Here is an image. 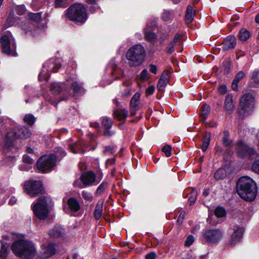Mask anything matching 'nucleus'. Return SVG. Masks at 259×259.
<instances>
[{"mask_svg": "<svg viewBox=\"0 0 259 259\" xmlns=\"http://www.w3.org/2000/svg\"><path fill=\"white\" fill-rule=\"evenodd\" d=\"M238 195L247 201L253 200L256 195L257 189L254 182L248 177L240 178L237 183Z\"/></svg>", "mask_w": 259, "mask_h": 259, "instance_id": "f257e3e1", "label": "nucleus"}, {"mask_svg": "<svg viewBox=\"0 0 259 259\" xmlns=\"http://www.w3.org/2000/svg\"><path fill=\"white\" fill-rule=\"evenodd\" d=\"M13 252L18 256L24 258H31L36 253L34 243L25 240L16 241L12 245Z\"/></svg>", "mask_w": 259, "mask_h": 259, "instance_id": "f03ea898", "label": "nucleus"}, {"mask_svg": "<svg viewBox=\"0 0 259 259\" xmlns=\"http://www.w3.org/2000/svg\"><path fill=\"white\" fill-rule=\"evenodd\" d=\"M53 206L51 198L43 196L37 199V201L32 207L34 215L40 220H46Z\"/></svg>", "mask_w": 259, "mask_h": 259, "instance_id": "7ed1b4c3", "label": "nucleus"}, {"mask_svg": "<svg viewBox=\"0 0 259 259\" xmlns=\"http://www.w3.org/2000/svg\"><path fill=\"white\" fill-rule=\"evenodd\" d=\"M146 57V51L140 44L132 47L126 53V58L131 66L137 67L144 62Z\"/></svg>", "mask_w": 259, "mask_h": 259, "instance_id": "20e7f679", "label": "nucleus"}, {"mask_svg": "<svg viewBox=\"0 0 259 259\" xmlns=\"http://www.w3.org/2000/svg\"><path fill=\"white\" fill-rule=\"evenodd\" d=\"M31 133L29 129L25 126L17 127L10 132L6 137V143L8 146H12L14 141L18 138H27L30 137Z\"/></svg>", "mask_w": 259, "mask_h": 259, "instance_id": "39448f33", "label": "nucleus"}, {"mask_svg": "<svg viewBox=\"0 0 259 259\" xmlns=\"http://www.w3.org/2000/svg\"><path fill=\"white\" fill-rule=\"evenodd\" d=\"M254 108V99L251 94H244L240 99L239 113L242 117L246 116L252 112Z\"/></svg>", "mask_w": 259, "mask_h": 259, "instance_id": "423d86ee", "label": "nucleus"}, {"mask_svg": "<svg viewBox=\"0 0 259 259\" xmlns=\"http://www.w3.org/2000/svg\"><path fill=\"white\" fill-rule=\"evenodd\" d=\"M55 164V158L53 154L44 155L38 160L37 167L42 172H48L53 169Z\"/></svg>", "mask_w": 259, "mask_h": 259, "instance_id": "0eeeda50", "label": "nucleus"}, {"mask_svg": "<svg viewBox=\"0 0 259 259\" xmlns=\"http://www.w3.org/2000/svg\"><path fill=\"white\" fill-rule=\"evenodd\" d=\"M24 190L31 197H35L44 191L42 183L38 181L26 182L24 185Z\"/></svg>", "mask_w": 259, "mask_h": 259, "instance_id": "6e6552de", "label": "nucleus"}, {"mask_svg": "<svg viewBox=\"0 0 259 259\" xmlns=\"http://www.w3.org/2000/svg\"><path fill=\"white\" fill-rule=\"evenodd\" d=\"M203 237L206 242L215 244L223 237V232L220 229H207L203 234Z\"/></svg>", "mask_w": 259, "mask_h": 259, "instance_id": "1a4fd4ad", "label": "nucleus"}, {"mask_svg": "<svg viewBox=\"0 0 259 259\" xmlns=\"http://www.w3.org/2000/svg\"><path fill=\"white\" fill-rule=\"evenodd\" d=\"M237 151L239 156L241 157L248 156L250 158L254 159L257 156L256 151L254 149L249 148L242 141L237 142Z\"/></svg>", "mask_w": 259, "mask_h": 259, "instance_id": "9d476101", "label": "nucleus"}, {"mask_svg": "<svg viewBox=\"0 0 259 259\" xmlns=\"http://www.w3.org/2000/svg\"><path fill=\"white\" fill-rule=\"evenodd\" d=\"M65 16H87V10L82 4L76 3L65 11Z\"/></svg>", "mask_w": 259, "mask_h": 259, "instance_id": "9b49d317", "label": "nucleus"}, {"mask_svg": "<svg viewBox=\"0 0 259 259\" xmlns=\"http://www.w3.org/2000/svg\"><path fill=\"white\" fill-rule=\"evenodd\" d=\"M3 52L6 54L14 55L16 48L14 44H11L10 39L7 35H4L0 38Z\"/></svg>", "mask_w": 259, "mask_h": 259, "instance_id": "f8f14e48", "label": "nucleus"}, {"mask_svg": "<svg viewBox=\"0 0 259 259\" xmlns=\"http://www.w3.org/2000/svg\"><path fill=\"white\" fill-rule=\"evenodd\" d=\"M102 178L99 180L96 179L95 174L92 171H88L83 174L81 176V180L85 186L98 184Z\"/></svg>", "mask_w": 259, "mask_h": 259, "instance_id": "ddd939ff", "label": "nucleus"}, {"mask_svg": "<svg viewBox=\"0 0 259 259\" xmlns=\"http://www.w3.org/2000/svg\"><path fill=\"white\" fill-rule=\"evenodd\" d=\"M55 252L56 249L53 244H44L41 246L40 255L44 258H47L53 256L55 254Z\"/></svg>", "mask_w": 259, "mask_h": 259, "instance_id": "4468645a", "label": "nucleus"}, {"mask_svg": "<svg viewBox=\"0 0 259 259\" xmlns=\"http://www.w3.org/2000/svg\"><path fill=\"white\" fill-rule=\"evenodd\" d=\"M233 229L234 232L231 235L229 241V244L231 245H235L241 240L244 232V229L238 225H234L233 227Z\"/></svg>", "mask_w": 259, "mask_h": 259, "instance_id": "2eb2a0df", "label": "nucleus"}, {"mask_svg": "<svg viewBox=\"0 0 259 259\" xmlns=\"http://www.w3.org/2000/svg\"><path fill=\"white\" fill-rule=\"evenodd\" d=\"M9 16H14L15 15H27V11L24 5H16L13 4L9 10Z\"/></svg>", "mask_w": 259, "mask_h": 259, "instance_id": "dca6fc26", "label": "nucleus"}, {"mask_svg": "<svg viewBox=\"0 0 259 259\" xmlns=\"http://www.w3.org/2000/svg\"><path fill=\"white\" fill-rule=\"evenodd\" d=\"M51 91L55 94H58L61 92L69 94L70 92L68 84L59 83H53L51 86Z\"/></svg>", "mask_w": 259, "mask_h": 259, "instance_id": "f3484780", "label": "nucleus"}, {"mask_svg": "<svg viewBox=\"0 0 259 259\" xmlns=\"http://www.w3.org/2000/svg\"><path fill=\"white\" fill-rule=\"evenodd\" d=\"M222 49L227 51L235 48L236 45V39L234 35L227 36L222 44Z\"/></svg>", "mask_w": 259, "mask_h": 259, "instance_id": "a211bd4d", "label": "nucleus"}, {"mask_svg": "<svg viewBox=\"0 0 259 259\" xmlns=\"http://www.w3.org/2000/svg\"><path fill=\"white\" fill-rule=\"evenodd\" d=\"M67 204L69 208H67L65 211L69 212V211L76 212L80 209V205L78 201L75 198H70L67 201Z\"/></svg>", "mask_w": 259, "mask_h": 259, "instance_id": "6ab92c4d", "label": "nucleus"}, {"mask_svg": "<svg viewBox=\"0 0 259 259\" xmlns=\"http://www.w3.org/2000/svg\"><path fill=\"white\" fill-rule=\"evenodd\" d=\"M128 115V111L125 109H117L114 110V118L119 121H125Z\"/></svg>", "mask_w": 259, "mask_h": 259, "instance_id": "aec40b11", "label": "nucleus"}, {"mask_svg": "<svg viewBox=\"0 0 259 259\" xmlns=\"http://www.w3.org/2000/svg\"><path fill=\"white\" fill-rule=\"evenodd\" d=\"M225 110L230 113L234 109V104L233 101V97L231 95H227L225 98L224 102Z\"/></svg>", "mask_w": 259, "mask_h": 259, "instance_id": "412c9836", "label": "nucleus"}, {"mask_svg": "<svg viewBox=\"0 0 259 259\" xmlns=\"http://www.w3.org/2000/svg\"><path fill=\"white\" fill-rule=\"evenodd\" d=\"M156 24L154 23L153 25L147 24L146 28L145 29V36L146 38L149 40H152L156 38V35L155 33L151 31L153 27L155 26Z\"/></svg>", "mask_w": 259, "mask_h": 259, "instance_id": "4be33fe9", "label": "nucleus"}, {"mask_svg": "<svg viewBox=\"0 0 259 259\" xmlns=\"http://www.w3.org/2000/svg\"><path fill=\"white\" fill-rule=\"evenodd\" d=\"M64 233V230L60 226L55 227L50 231L49 235L54 238L61 236Z\"/></svg>", "mask_w": 259, "mask_h": 259, "instance_id": "5701e85b", "label": "nucleus"}, {"mask_svg": "<svg viewBox=\"0 0 259 259\" xmlns=\"http://www.w3.org/2000/svg\"><path fill=\"white\" fill-rule=\"evenodd\" d=\"M69 84L71 85L73 92L75 94L82 93L84 92L83 89L80 83L76 81H68Z\"/></svg>", "mask_w": 259, "mask_h": 259, "instance_id": "b1692460", "label": "nucleus"}, {"mask_svg": "<svg viewBox=\"0 0 259 259\" xmlns=\"http://www.w3.org/2000/svg\"><path fill=\"white\" fill-rule=\"evenodd\" d=\"M202 111L200 114V119L202 121H204L209 114L210 108L207 104L203 105L202 107Z\"/></svg>", "mask_w": 259, "mask_h": 259, "instance_id": "393cba45", "label": "nucleus"}, {"mask_svg": "<svg viewBox=\"0 0 259 259\" xmlns=\"http://www.w3.org/2000/svg\"><path fill=\"white\" fill-rule=\"evenodd\" d=\"M103 211V202L99 201L96 205L94 210V217L96 220H99L102 214Z\"/></svg>", "mask_w": 259, "mask_h": 259, "instance_id": "a878e982", "label": "nucleus"}, {"mask_svg": "<svg viewBox=\"0 0 259 259\" xmlns=\"http://www.w3.org/2000/svg\"><path fill=\"white\" fill-rule=\"evenodd\" d=\"M239 39L241 41H246L250 36V32L245 29H241L238 33Z\"/></svg>", "mask_w": 259, "mask_h": 259, "instance_id": "bb28decb", "label": "nucleus"}, {"mask_svg": "<svg viewBox=\"0 0 259 259\" xmlns=\"http://www.w3.org/2000/svg\"><path fill=\"white\" fill-rule=\"evenodd\" d=\"M67 21H72L76 25H81L87 21V17H67Z\"/></svg>", "mask_w": 259, "mask_h": 259, "instance_id": "cd10ccee", "label": "nucleus"}, {"mask_svg": "<svg viewBox=\"0 0 259 259\" xmlns=\"http://www.w3.org/2000/svg\"><path fill=\"white\" fill-rule=\"evenodd\" d=\"M140 97L139 93H136L135 94L131 100L130 104L131 108H138Z\"/></svg>", "mask_w": 259, "mask_h": 259, "instance_id": "c85d7f7f", "label": "nucleus"}, {"mask_svg": "<svg viewBox=\"0 0 259 259\" xmlns=\"http://www.w3.org/2000/svg\"><path fill=\"white\" fill-rule=\"evenodd\" d=\"M210 133H206L205 135L203 143L201 146L202 150L203 151H205L206 149H207V147L209 144L210 142Z\"/></svg>", "mask_w": 259, "mask_h": 259, "instance_id": "c756f323", "label": "nucleus"}, {"mask_svg": "<svg viewBox=\"0 0 259 259\" xmlns=\"http://www.w3.org/2000/svg\"><path fill=\"white\" fill-rule=\"evenodd\" d=\"M199 15L198 11H196L192 6L188 5L187 6L185 16H194Z\"/></svg>", "mask_w": 259, "mask_h": 259, "instance_id": "7c9ffc66", "label": "nucleus"}, {"mask_svg": "<svg viewBox=\"0 0 259 259\" xmlns=\"http://www.w3.org/2000/svg\"><path fill=\"white\" fill-rule=\"evenodd\" d=\"M223 143L225 146H230L232 144V141L229 139V133L228 131L224 132Z\"/></svg>", "mask_w": 259, "mask_h": 259, "instance_id": "2f4dec72", "label": "nucleus"}, {"mask_svg": "<svg viewBox=\"0 0 259 259\" xmlns=\"http://www.w3.org/2000/svg\"><path fill=\"white\" fill-rule=\"evenodd\" d=\"M55 155H53V156H54L56 161V158H62L66 155L65 152L64 151V149H63L62 148H55Z\"/></svg>", "mask_w": 259, "mask_h": 259, "instance_id": "473e14b6", "label": "nucleus"}, {"mask_svg": "<svg viewBox=\"0 0 259 259\" xmlns=\"http://www.w3.org/2000/svg\"><path fill=\"white\" fill-rule=\"evenodd\" d=\"M226 176L225 170L223 168H219L214 174V177L217 180H219L225 178Z\"/></svg>", "mask_w": 259, "mask_h": 259, "instance_id": "72a5a7b5", "label": "nucleus"}, {"mask_svg": "<svg viewBox=\"0 0 259 259\" xmlns=\"http://www.w3.org/2000/svg\"><path fill=\"white\" fill-rule=\"evenodd\" d=\"M102 123L104 129L110 128L112 125L113 121L110 118L104 117L103 118Z\"/></svg>", "mask_w": 259, "mask_h": 259, "instance_id": "f704fd0d", "label": "nucleus"}, {"mask_svg": "<svg viewBox=\"0 0 259 259\" xmlns=\"http://www.w3.org/2000/svg\"><path fill=\"white\" fill-rule=\"evenodd\" d=\"M107 187L108 184L105 182H103L97 189L96 194L97 195H101L105 191Z\"/></svg>", "mask_w": 259, "mask_h": 259, "instance_id": "c9c22d12", "label": "nucleus"}, {"mask_svg": "<svg viewBox=\"0 0 259 259\" xmlns=\"http://www.w3.org/2000/svg\"><path fill=\"white\" fill-rule=\"evenodd\" d=\"M215 215L218 218H221L225 216L226 211L222 207H217L214 211Z\"/></svg>", "mask_w": 259, "mask_h": 259, "instance_id": "e433bc0d", "label": "nucleus"}, {"mask_svg": "<svg viewBox=\"0 0 259 259\" xmlns=\"http://www.w3.org/2000/svg\"><path fill=\"white\" fill-rule=\"evenodd\" d=\"M251 80L254 83L259 84V70H255L252 72Z\"/></svg>", "mask_w": 259, "mask_h": 259, "instance_id": "4c0bfd02", "label": "nucleus"}, {"mask_svg": "<svg viewBox=\"0 0 259 259\" xmlns=\"http://www.w3.org/2000/svg\"><path fill=\"white\" fill-rule=\"evenodd\" d=\"M24 120L28 124L31 125L34 123L35 118L32 114H26L24 117Z\"/></svg>", "mask_w": 259, "mask_h": 259, "instance_id": "58836bf2", "label": "nucleus"}, {"mask_svg": "<svg viewBox=\"0 0 259 259\" xmlns=\"http://www.w3.org/2000/svg\"><path fill=\"white\" fill-rule=\"evenodd\" d=\"M81 195L85 200L91 201L93 200V197L92 193L87 191H83Z\"/></svg>", "mask_w": 259, "mask_h": 259, "instance_id": "ea45409f", "label": "nucleus"}, {"mask_svg": "<svg viewBox=\"0 0 259 259\" xmlns=\"http://www.w3.org/2000/svg\"><path fill=\"white\" fill-rule=\"evenodd\" d=\"M54 5L56 8L65 7L67 2L66 0H55Z\"/></svg>", "mask_w": 259, "mask_h": 259, "instance_id": "a19ab883", "label": "nucleus"}, {"mask_svg": "<svg viewBox=\"0 0 259 259\" xmlns=\"http://www.w3.org/2000/svg\"><path fill=\"white\" fill-rule=\"evenodd\" d=\"M171 147L168 145H165L162 149V151L164 153L166 156L169 157L171 155Z\"/></svg>", "mask_w": 259, "mask_h": 259, "instance_id": "79ce46f5", "label": "nucleus"}, {"mask_svg": "<svg viewBox=\"0 0 259 259\" xmlns=\"http://www.w3.org/2000/svg\"><path fill=\"white\" fill-rule=\"evenodd\" d=\"M191 195L189 198V201L190 202V205H193L196 201L197 198V192L193 190V191L191 193Z\"/></svg>", "mask_w": 259, "mask_h": 259, "instance_id": "37998d69", "label": "nucleus"}, {"mask_svg": "<svg viewBox=\"0 0 259 259\" xmlns=\"http://www.w3.org/2000/svg\"><path fill=\"white\" fill-rule=\"evenodd\" d=\"M168 82L162 80V79L159 80L157 85V88L159 91H162L164 88L166 87Z\"/></svg>", "mask_w": 259, "mask_h": 259, "instance_id": "c03bdc74", "label": "nucleus"}, {"mask_svg": "<svg viewBox=\"0 0 259 259\" xmlns=\"http://www.w3.org/2000/svg\"><path fill=\"white\" fill-rule=\"evenodd\" d=\"M160 79L167 81L168 82L169 79V72L167 70H165L162 73Z\"/></svg>", "mask_w": 259, "mask_h": 259, "instance_id": "a18cd8bd", "label": "nucleus"}, {"mask_svg": "<svg viewBox=\"0 0 259 259\" xmlns=\"http://www.w3.org/2000/svg\"><path fill=\"white\" fill-rule=\"evenodd\" d=\"M140 78L142 81H145L149 78V74L147 69L142 70L140 75Z\"/></svg>", "mask_w": 259, "mask_h": 259, "instance_id": "49530a36", "label": "nucleus"}, {"mask_svg": "<svg viewBox=\"0 0 259 259\" xmlns=\"http://www.w3.org/2000/svg\"><path fill=\"white\" fill-rule=\"evenodd\" d=\"M7 246L5 244H2L1 249L0 250V256L2 257H5L7 255Z\"/></svg>", "mask_w": 259, "mask_h": 259, "instance_id": "de8ad7c7", "label": "nucleus"}, {"mask_svg": "<svg viewBox=\"0 0 259 259\" xmlns=\"http://www.w3.org/2000/svg\"><path fill=\"white\" fill-rule=\"evenodd\" d=\"M251 169L254 172L259 174V160L254 161L251 166Z\"/></svg>", "mask_w": 259, "mask_h": 259, "instance_id": "09e8293b", "label": "nucleus"}, {"mask_svg": "<svg viewBox=\"0 0 259 259\" xmlns=\"http://www.w3.org/2000/svg\"><path fill=\"white\" fill-rule=\"evenodd\" d=\"M22 159L24 162L29 164H31L34 162V160L27 155H24Z\"/></svg>", "mask_w": 259, "mask_h": 259, "instance_id": "8fccbe9b", "label": "nucleus"}, {"mask_svg": "<svg viewBox=\"0 0 259 259\" xmlns=\"http://www.w3.org/2000/svg\"><path fill=\"white\" fill-rule=\"evenodd\" d=\"M175 44L172 42H171L169 44H168V46L166 48V51L167 53L169 54H171L175 51Z\"/></svg>", "mask_w": 259, "mask_h": 259, "instance_id": "3c124183", "label": "nucleus"}, {"mask_svg": "<svg viewBox=\"0 0 259 259\" xmlns=\"http://www.w3.org/2000/svg\"><path fill=\"white\" fill-rule=\"evenodd\" d=\"M194 238L193 236H189L185 241V245L186 246H190L194 242Z\"/></svg>", "mask_w": 259, "mask_h": 259, "instance_id": "603ef678", "label": "nucleus"}, {"mask_svg": "<svg viewBox=\"0 0 259 259\" xmlns=\"http://www.w3.org/2000/svg\"><path fill=\"white\" fill-rule=\"evenodd\" d=\"M244 76L245 73H244V72L240 71L237 73L234 79L238 82H239V81L241 79H242Z\"/></svg>", "mask_w": 259, "mask_h": 259, "instance_id": "864d4df0", "label": "nucleus"}, {"mask_svg": "<svg viewBox=\"0 0 259 259\" xmlns=\"http://www.w3.org/2000/svg\"><path fill=\"white\" fill-rule=\"evenodd\" d=\"M113 152H114V149H113V147H111V146L106 147L104 150V154H106V155L111 154L113 153Z\"/></svg>", "mask_w": 259, "mask_h": 259, "instance_id": "5fc2aeb1", "label": "nucleus"}, {"mask_svg": "<svg viewBox=\"0 0 259 259\" xmlns=\"http://www.w3.org/2000/svg\"><path fill=\"white\" fill-rule=\"evenodd\" d=\"M186 213L185 211H182L178 218L177 222L179 224H181L184 220L185 217Z\"/></svg>", "mask_w": 259, "mask_h": 259, "instance_id": "6e6d98bb", "label": "nucleus"}, {"mask_svg": "<svg viewBox=\"0 0 259 259\" xmlns=\"http://www.w3.org/2000/svg\"><path fill=\"white\" fill-rule=\"evenodd\" d=\"M182 36L179 33H177L174 38L173 41H172L174 44L175 45L181 41V40Z\"/></svg>", "mask_w": 259, "mask_h": 259, "instance_id": "4d7b16f0", "label": "nucleus"}, {"mask_svg": "<svg viewBox=\"0 0 259 259\" xmlns=\"http://www.w3.org/2000/svg\"><path fill=\"white\" fill-rule=\"evenodd\" d=\"M61 67L60 63H56L53 65L50 69H48L49 71H52L53 72H57Z\"/></svg>", "mask_w": 259, "mask_h": 259, "instance_id": "13d9d810", "label": "nucleus"}, {"mask_svg": "<svg viewBox=\"0 0 259 259\" xmlns=\"http://www.w3.org/2000/svg\"><path fill=\"white\" fill-rule=\"evenodd\" d=\"M154 90L155 87L153 85H151L147 89L146 93L147 95H151L154 93Z\"/></svg>", "mask_w": 259, "mask_h": 259, "instance_id": "bf43d9fd", "label": "nucleus"}, {"mask_svg": "<svg viewBox=\"0 0 259 259\" xmlns=\"http://www.w3.org/2000/svg\"><path fill=\"white\" fill-rule=\"evenodd\" d=\"M114 134L113 132L109 131V128L104 129V135L107 137H110Z\"/></svg>", "mask_w": 259, "mask_h": 259, "instance_id": "052dcab7", "label": "nucleus"}, {"mask_svg": "<svg viewBox=\"0 0 259 259\" xmlns=\"http://www.w3.org/2000/svg\"><path fill=\"white\" fill-rule=\"evenodd\" d=\"M156 254L154 252H151L145 256V259H155Z\"/></svg>", "mask_w": 259, "mask_h": 259, "instance_id": "680f3d73", "label": "nucleus"}, {"mask_svg": "<svg viewBox=\"0 0 259 259\" xmlns=\"http://www.w3.org/2000/svg\"><path fill=\"white\" fill-rule=\"evenodd\" d=\"M168 34L167 33H163L159 37V40L161 43H163L164 40L167 38Z\"/></svg>", "mask_w": 259, "mask_h": 259, "instance_id": "e2e57ef3", "label": "nucleus"}, {"mask_svg": "<svg viewBox=\"0 0 259 259\" xmlns=\"http://www.w3.org/2000/svg\"><path fill=\"white\" fill-rule=\"evenodd\" d=\"M173 15H174V12L173 11L165 10L163 12V16H168Z\"/></svg>", "mask_w": 259, "mask_h": 259, "instance_id": "0e129e2a", "label": "nucleus"}, {"mask_svg": "<svg viewBox=\"0 0 259 259\" xmlns=\"http://www.w3.org/2000/svg\"><path fill=\"white\" fill-rule=\"evenodd\" d=\"M219 92L222 94H225L227 91V89L226 85H222L219 88Z\"/></svg>", "mask_w": 259, "mask_h": 259, "instance_id": "69168bd1", "label": "nucleus"}, {"mask_svg": "<svg viewBox=\"0 0 259 259\" xmlns=\"http://www.w3.org/2000/svg\"><path fill=\"white\" fill-rule=\"evenodd\" d=\"M149 70L153 73L156 74L157 73V67L154 65L150 64L149 65Z\"/></svg>", "mask_w": 259, "mask_h": 259, "instance_id": "338daca9", "label": "nucleus"}, {"mask_svg": "<svg viewBox=\"0 0 259 259\" xmlns=\"http://www.w3.org/2000/svg\"><path fill=\"white\" fill-rule=\"evenodd\" d=\"M239 82L233 80L232 83V88L234 91H237L238 89V83Z\"/></svg>", "mask_w": 259, "mask_h": 259, "instance_id": "774afa93", "label": "nucleus"}]
</instances>
